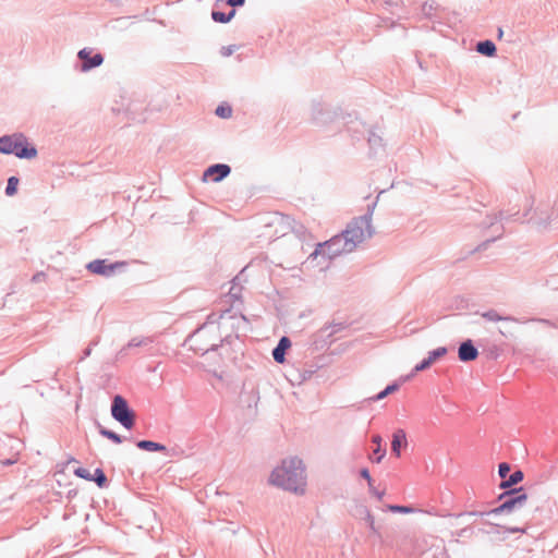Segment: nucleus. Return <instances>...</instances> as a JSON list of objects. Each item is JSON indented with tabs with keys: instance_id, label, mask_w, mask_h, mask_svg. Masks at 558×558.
I'll return each mask as SVG.
<instances>
[{
	"instance_id": "1",
	"label": "nucleus",
	"mask_w": 558,
	"mask_h": 558,
	"mask_svg": "<svg viewBox=\"0 0 558 558\" xmlns=\"http://www.w3.org/2000/svg\"><path fill=\"white\" fill-rule=\"evenodd\" d=\"M269 483L284 490L303 495L306 488V473L303 461L295 457L282 460L271 472Z\"/></svg>"
},
{
	"instance_id": "2",
	"label": "nucleus",
	"mask_w": 558,
	"mask_h": 558,
	"mask_svg": "<svg viewBox=\"0 0 558 558\" xmlns=\"http://www.w3.org/2000/svg\"><path fill=\"white\" fill-rule=\"evenodd\" d=\"M0 153L14 154L19 158L32 159L37 156L35 147H28L23 134H13L0 137Z\"/></svg>"
},
{
	"instance_id": "3",
	"label": "nucleus",
	"mask_w": 558,
	"mask_h": 558,
	"mask_svg": "<svg viewBox=\"0 0 558 558\" xmlns=\"http://www.w3.org/2000/svg\"><path fill=\"white\" fill-rule=\"evenodd\" d=\"M264 228V235L269 240H275L290 234L293 231V221L289 217L276 213L267 218Z\"/></svg>"
},
{
	"instance_id": "4",
	"label": "nucleus",
	"mask_w": 558,
	"mask_h": 558,
	"mask_svg": "<svg viewBox=\"0 0 558 558\" xmlns=\"http://www.w3.org/2000/svg\"><path fill=\"white\" fill-rule=\"evenodd\" d=\"M371 219L368 217H361L348 226L342 236H345L348 244H352L353 251L357 244L371 236Z\"/></svg>"
},
{
	"instance_id": "5",
	"label": "nucleus",
	"mask_w": 558,
	"mask_h": 558,
	"mask_svg": "<svg viewBox=\"0 0 558 558\" xmlns=\"http://www.w3.org/2000/svg\"><path fill=\"white\" fill-rule=\"evenodd\" d=\"M352 252V244H348L345 236L336 235L331 240L319 244L313 255L327 256L328 258H335L341 254Z\"/></svg>"
},
{
	"instance_id": "6",
	"label": "nucleus",
	"mask_w": 558,
	"mask_h": 558,
	"mask_svg": "<svg viewBox=\"0 0 558 558\" xmlns=\"http://www.w3.org/2000/svg\"><path fill=\"white\" fill-rule=\"evenodd\" d=\"M111 414L125 428L131 429L134 426L135 414L130 410L126 400L119 395L113 398Z\"/></svg>"
},
{
	"instance_id": "7",
	"label": "nucleus",
	"mask_w": 558,
	"mask_h": 558,
	"mask_svg": "<svg viewBox=\"0 0 558 558\" xmlns=\"http://www.w3.org/2000/svg\"><path fill=\"white\" fill-rule=\"evenodd\" d=\"M230 167L228 165H214L210 166L203 175L204 181L219 182L230 173Z\"/></svg>"
},
{
	"instance_id": "8",
	"label": "nucleus",
	"mask_w": 558,
	"mask_h": 558,
	"mask_svg": "<svg viewBox=\"0 0 558 558\" xmlns=\"http://www.w3.org/2000/svg\"><path fill=\"white\" fill-rule=\"evenodd\" d=\"M123 265H124V263H114V264L108 265V264H106L105 260L97 259V260L90 262L87 265V269L89 271H92L93 274L107 276V275L112 274L117 268L122 267Z\"/></svg>"
},
{
	"instance_id": "9",
	"label": "nucleus",
	"mask_w": 558,
	"mask_h": 558,
	"mask_svg": "<svg viewBox=\"0 0 558 558\" xmlns=\"http://www.w3.org/2000/svg\"><path fill=\"white\" fill-rule=\"evenodd\" d=\"M446 353L447 349L444 347L430 351L428 353V356L414 367L412 376L418 372L425 371L428 367H430L438 359L445 356Z\"/></svg>"
},
{
	"instance_id": "10",
	"label": "nucleus",
	"mask_w": 558,
	"mask_h": 558,
	"mask_svg": "<svg viewBox=\"0 0 558 558\" xmlns=\"http://www.w3.org/2000/svg\"><path fill=\"white\" fill-rule=\"evenodd\" d=\"M458 356L462 362H471L476 360L478 356V351L473 345L471 340H466L459 347Z\"/></svg>"
},
{
	"instance_id": "11",
	"label": "nucleus",
	"mask_w": 558,
	"mask_h": 558,
	"mask_svg": "<svg viewBox=\"0 0 558 558\" xmlns=\"http://www.w3.org/2000/svg\"><path fill=\"white\" fill-rule=\"evenodd\" d=\"M408 440H407V434L403 429H397L392 434V440H391V452L399 458L401 456V450L407 448Z\"/></svg>"
},
{
	"instance_id": "12",
	"label": "nucleus",
	"mask_w": 558,
	"mask_h": 558,
	"mask_svg": "<svg viewBox=\"0 0 558 558\" xmlns=\"http://www.w3.org/2000/svg\"><path fill=\"white\" fill-rule=\"evenodd\" d=\"M90 50L84 48L78 52V57L84 60L83 63V70H89L92 68L98 66L102 63L104 59L102 56L99 53L94 54L93 57H89Z\"/></svg>"
},
{
	"instance_id": "13",
	"label": "nucleus",
	"mask_w": 558,
	"mask_h": 558,
	"mask_svg": "<svg viewBox=\"0 0 558 558\" xmlns=\"http://www.w3.org/2000/svg\"><path fill=\"white\" fill-rule=\"evenodd\" d=\"M291 347V341L289 340V338L287 337H282L280 340H279V343L278 345L272 351V356H274V360L277 362V363H280L282 364L284 362V354H286V351Z\"/></svg>"
},
{
	"instance_id": "14",
	"label": "nucleus",
	"mask_w": 558,
	"mask_h": 558,
	"mask_svg": "<svg viewBox=\"0 0 558 558\" xmlns=\"http://www.w3.org/2000/svg\"><path fill=\"white\" fill-rule=\"evenodd\" d=\"M477 51L482 54L492 57L496 51V46L490 40L481 41L477 44Z\"/></svg>"
},
{
	"instance_id": "15",
	"label": "nucleus",
	"mask_w": 558,
	"mask_h": 558,
	"mask_svg": "<svg viewBox=\"0 0 558 558\" xmlns=\"http://www.w3.org/2000/svg\"><path fill=\"white\" fill-rule=\"evenodd\" d=\"M372 441L376 445L374 449V453L377 454L375 462L379 463L386 456V450L381 448L383 438L379 435H374Z\"/></svg>"
},
{
	"instance_id": "16",
	"label": "nucleus",
	"mask_w": 558,
	"mask_h": 558,
	"mask_svg": "<svg viewBox=\"0 0 558 558\" xmlns=\"http://www.w3.org/2000/svg\"><path fill=\"white\" fill-rule=\"evenodd\" d=\"M482 317L489 322H513L517 323V319L512 317H502L496 311H488L482 314Z\"/></svg>"
},
{
	"instance_id": "17",
	"label": "nucleus",
	"mask_w": 558,
	"mask_h": 558,
	"mask_svg": "<svg viewBox=\"0 0 558 558\" xmlns=\"http://www.w3.org/2000/svg\"><path fill=\"white\" fill-rule=\"evenodd\" d=\"M523 480V473L521 471H515L513 472L508 480L504 481L501 483V487L502 488H507V487H510L512 485H515L518 484L519 482H521Z\"/></svg>"
},
{
	"instance_id": "18",
	"label": "nucleus",
	"mask_w": 558,
	"mask_h": 558,
	"mask_svg": "<svg viewBox=\"0 0 558 558\" xmlns=\"http://www.w3.org/2000/svg\"><path fill=\"white\" fill-rule=\"evenodd\" d=\"M137 447L143 450H148V451L165 449V447L162 445H160L158 442L150 441V440H141L137 442Z\"/></svg>"
},
{
	"instance_id": "19",
	"label": "nucleus",
	"mask_w": 558,
	"mask_h": 558,
	"mask_svg": "<svg viewBox=\"0 0 558 558\" xmlns=\"http://www.w3.org/2000/svg\"><path fill=\"white\" fill-rule=\"evenodd\" d=\"M235 15V11L232 10L228 15L222 13V12H219V11H214L211 13V17L215 22H219V23H227L229 22L233 16Z\"/></svg>"
},
{
	"instance_id": "20",
	"label": "nucleus",
	"mask_w": 558,
	"mask_h": 558,
	"mask_svg": "<svg viewBox=\"0 0 558 558\" xmlns=\"http://www.w3.org/2000/svg\"><path fill=\"white\" fill-rule=\"evenodd\" d=\"M214 329H215L214 323L209 322L201 330L197 331V333L195 335V339L196 340L205 339L208 335H210L214 331Z\"/></svg>"
},
{
	"instance_id": "21",
	"label": "nucleus",
	"mask_w": 558,
	"mask_h": 558,
	"mask_svg": "<svg viewBox=\"0 0 558 558\" xmlns=\"http://www.w3.org/2000/svg\"><path fill=\"white\" fill-rule=\"evenodd\" d=\"M526 498H527V497H526V495H525V494L520 495V496H518V497H515V498H512V499H510V500H507V501L501 506V508H504V509H506V508H507V509H511V508H513L517 504H523V502L526 500Z\"/></svg>"
},
{
	"instance_id": "22",
	"label": "nucleus",
	"mask_w": 558,
	"mask_h": 558,
	"mask_svg": "<svg viewBox=\"0 0 558 558\" xmlns=\"http://www.w3.org/2000/svg\"><path fill=\"white\" fill-rule=\"evenodd\" d=\"M17 185H19V179L15 178V177H11L8 180V185H7V189H5L7 195H9V196L14 195L16 193Z\"/></svg>"
},
{
	"instance_id": "23",
	"label": "nucleus",
	"mask_w": 558,
	"mask_h": 558,
	"mask_svg": "<svg viewBox=\"0 0 558 558\" xmlns=\"http://www.w3.org/2000/svg\"><path fill=\"white\" fill-rule=\"evenodd\" d=\"M387 509L389 511H391V512H395V513L408 514V513H412L413 512V509L411 507H407V506L389 505L387 507Z\"/></svg>"
},
{
	"instance_id": "24",
	"label": "nucleus",
	"mask_w": 558,
	"mask_h": 558,
	"mask_svg": "<svg viewBox=\"0 0 558 558\" xmlns=\"http://www.w3.org/2000/svg\"><path fill=\"white\" fill-rule=\"evenodd\" d=\"M74 474L81 478H84V480H87V481H93L94 480V476L92 475L90 471L87 470V469H84V468H77L75 471H74Z\"/></svg>"
},
{
	"instance_id": "25",
	"label": "nucleus",
	"mask_w": 558,
	"mask_h": 558,
	"mask_svg": "<svg viewBox=\"0 0 558 558\" xmlns=\"http://www.w3.org/2000/svg\"><path fill=\"white\" fill-rule=\"evenodd\" d=\"M93 481H95L99 487L105 486V484L107 482V477H106L105 473L102 472V470L97 469L95 471V476H94Z\"/></svg>"
},
{
	"instance_id": "26",
	"label": "nucleus",
	"mask_w": 558,
	"mask_h": 558,
	"mask_svg": "<svg viewBox=\"0 0 558 558\" xmlns=\"http://www.w3.org/2000/svg\"><path fill=\"white\" fill-rule=\"evenodd\" d=\"M100 434L109 439H111L112 441H114L116 444H120L122 440H121V437L111 432V430H108V429H100Z\"/></svg>"
},
{
	"instance_id": "27",
	"label": "nucleus",
	"mask_w": 558,
	"mask_h": 558,
	"mask_svg": "<svg viewBox=\"0 0 558 558\" xmlns=\"http://www.w3.org/2000/svg\"><path fill=\"white\" fill-rule=\"evenodd\" d=\"M232 110L230 107L219 106L216 109V114L220 118H229L231 117Z\"/></svg>"
},
{
	"instance_id": "28",
	"label": "nucleus",
	"mask_w": 558,
	"mask_h": 558,
	"mask_svg": "<svg viewBox=\"0 0 558 558\" xmlns=\"http://www.w3.org/2000/svg\"><path fill=\"white\" fill-rule=\"evenodd\" d=\"M398 389V386L397 385H390L388 387H386L385 390H383L381 392H379L377 396H376V400H381L384 399L385 397H387L389 393L396 391Z\"/></svg>"
},
{
	"instance_id": "29",
	"label": "nucleus",
	"mask_w": 558,
	"mask_h": 558,
	"mask_svg": "<svg viewBox=\"0 0 558 558\" xmlns=\"http://www.w3.org/2000/svg\"><path fill=\"white\" fill-rule=\"evenodd\" d=\"M509 472H510V465L508 463L499 464L498 473L501 478H506V476L509 474Z\"/></svg>"
},
{
	"instance_id": "30",
	"label": "nucleus",
	"mask_w": 558,
	"mask_h": 558,
	"mask_svg": "<svg viewBox=\"0 0 558 558\" xmlns=\"http://www.w3.org/2000/svg\"><path fill=\"white\" fill-rule=\"evenodd\" d=\"M238 47L232 45V46H227V47H222L221 50H220V53L221 56L223 57H229L231 56L234 51H236Z\"/></svg>"
},
{
	"instance_id": "31",
	"label": "nucleus",
	"mask_w": 558,
	"mask_h": 558,
	"mask_svg": "<svg viewBox=\"0 0 558 558\" xmlns=\"http://www.w3.org/2000/svg\"><path fill=\"white\" fill-rule=\"evenodd\" d=\"M361 476L367 481L369 488L373 490V480L371 477L368 470L367 469L361 470Z\"/></svg>"
},
{
	"instance_id": "32",
	"label": "nucleus",
	"mask_w": 558,
	"mask_h": 558,
	"mask_svg": "<svg viewBox=\"0 0 558 558\" xmlns=\"http://www.w3.org/2000/svg\"><path fill=\"white\" fill-rule=\"evenodd\" d=\"M367 522H368L369 529L374 533H377V527H376V524H375V520H374V517L371 513L367 514Z\"/></svg>"
},
{
	"instance_id": "33",
	"label": "nucleus",
	"mask_w": 558,
	"mask_h": 558,
	"mask_svg": "<svg viewBox=\"0 0 558 558\" xmlns=\"http://www.w3.org/2000/svg\"><path fill=\"white\" fill-rule=\"evenodd\" d=\"M245 0H228V4L231 7L243 5Z\"/></svg>"
},
{
	"instance_id": "34",
	"label": "nucleus",
	"mask_w": 558,
	"mask_h": 558,
	"mask_svg": "<svg viewBox=\"0 0 558 558\" xmlns=\"http://www.w3.org/2000/svg\"><path fill=\"white\" fill-rule=\"evenodd\" d=\"M500 333H501L502 336H508V335H510V331H507V330H502V329H500Z\"/></svg>"
}]
</instances>
